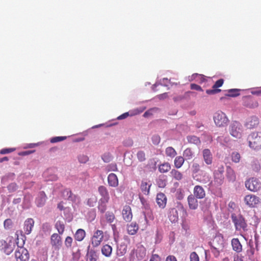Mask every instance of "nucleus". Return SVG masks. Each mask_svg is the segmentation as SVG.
<instances>
[{
	"label": "nucleus",
	"instance_id": "obj_1",
	"mask_svg": "<svg viewBox=\"0 0 261 261\" xmlns=\"http://www.w3.org/2000/svg\"><path fill=\"white\" fill-rule=\"evenodd\" d=\"M201 166L197 162H193L191 167L192 175L196 180L206 184L211 180L210 175L203 170H200Z\"/></svg>",
	"mask_w": 261,
	"mask_h": 261
},
{
	"label": "nucleus",
	"instance_id": "obj_2",
	"mask_svg": "<svg viewBox=\"0 0 261 261\" xmlns=\"http://www.w3.org/2000/svg\"><path fill=\"white\" fill-rule=\"evenodd\" d=\"M24 241L20 245L19 242H16L18 248L15 252V256L16 261H29L30 255L28 251L22 246L24 244Z\"/></svg>",
	"mask_w": 261,
	"mask_h": 261
},
{
	"label": "nucleus",
	"instance_id": "obj_3",
	"mask_svg": "<svg viewBox=\"0 0 261 261\" xmlns=\"http://www.w3.org/2000/svg\"><path fill=\"white\" fill-rule=\"evenodd\" d=\"M231 217L237 230H247V224L242 215H237L235 214H232Z\"/></svg>",
	"mask_w": 261,
	"mask_h": 261
},
{
	"label": "nucleus",
	"instance_id": "obj_4",
	"mask_svg": "<svg viewBox=\"0 0 261 261\" xmlns=\"http://www.w3.org/2000/svg\"><path fill=\"white\" fill-rule=\"evenodd\" d=\"M248 141L250 147L254 149H258L261 148V134L253 133L248 137Z\"/></svg>",
	"mask_w": 261,
	"mask_h": 261
},
{
	"label": "nucleus",
	"instance_id": "obj_5",
	"mask_svg": "<svg viewBox=\"0 0 261 261\" xmlns=\"http://www.w3.org/2000/svg\"><path fill=\"white\" fill-rule=\"evenodd\" d=\"M213 119L215 124L218 127H225L228 122V119L225 114L220 111L214 113Z\"/></svg>",
	"mask_w": 261,
	"mask_h": 261
},
{
	"label": "nucleus",
	"instance_id": "obj_6",
	"mask_svg": "<svg viewBox=\"0 0 261 261\" xmlns=\"http://www.w3.org/2000/svg\"><path fill=\"white\" fill-rule=\"evenodd\" d=\"M229 133L233 137L240 139L242 136V126L238 121L232 122L229 126Z\"/></svg>",
	"mask_w": 261,
	"mask_h": 261
},
{
	"label": "nucleus",
	"instance_id": "obj_7",
	"mask_svg": "<svg viewBox=\"0 0 261 261\" xmlns=\"http://www.w3.org/2000/svg\"><path fill=\"white\" fill-rule=\"evenodd\" d=\"M245 187L249 190L255 192L260 188V183L258 179L252 177L245 181Z\"/></svg>",
	"mask_w": 261,
	"mask_h": 261
},
{
	"label": "nucleus",
	"instance_id": "obj_8",
	"mask_svg": "<svg viewBox=\"0 0 261 261\" xmlns=\"http://www.w3.org/2000/svg\"><path fill=\"white\" fill-rule=\"evenodd\" d=\"M104 238L103 232L100 230H96L91 238V244L93 247H97L99 246Z\"/></svg>",
	"mask_w": 261,
	"mask_h": 261
},
{
	"label": "nucleus",
	"instance_id": "obj_9",
	"mask_svg": "<svg viewBox=\"0 0 261 261\" xmlns=\"http://www.w3.org/2000/svg\"><path fill=\"white\" fill-rule=\"evenodd\" d=\"M244 200L245 204L250 207H255L260 202L259 198L252 194L246 195Z\"/></svg>",
	"mask_w": 261,
	"mask_h": 261
},
{
	"label": "nucleus",
	"instance_id": "obj_10",
	"mask_svg": "<svg viewBox=\"0 0 261 261\" xmlns=\"http://www.w3.org/2000/svg\"><path fill=\"white\" fill-rule=\"evenodd\" d=\"M14 243L11 241L7 243L5 240L0 241V249L7 255H9L14 250Z\"/></svg>",
	"mask_w": 261,
	"mask_h": 261
},
{
	"label": "nucleus",
	"instance_id": "obj_11",
	"mask_svg": "<svg viewBox=\"0 0 261 261\" xmlns=\"http://www.w3.org/2000/svg\"><path fill=\"white\" fill-rule=\"evenodd\" d=\"M224 83V80L222 79H219L217 81L215 84L212 87V89H208L206 90V93L209 95H213L221 92V90L218 89L221 87Z\"/></svg>",
	"mask_w": 261,
	"mask_h": 261
},
{
	"label": "nucleus",
	"instance_id": "obj_12",
	"mask_svg": "<svg viewBox=\"0 0 261 261\" xmlns=\"http://www.w3.org/2000/svg\"><path fill=\"white\" fill-rule=\"evenodd\" d=\"M122 215L123 219L126 222H130L133 218L132 209L129 205L124 206L122 211Z\"/></svg>",
	"mask_w": 261,
	"mask_h": 261
},
{
	"label": "nucleus",
	"instance_id": "obj_13",
	"mask_svg": "<svg viewBox=\"0 0 261 261\" xmlns=\"http://www.w3.org/2000/svg\"><path fill=\"white\" fill-rule=\"evenodd\" d=\"M203 160L207 165H210L213 163V154L208 149H204L202 150Z\"/></svg>",
	"mask_w": 261,
	"mask_h": 261
},
{
	"label": "nucleus",
	"instance_id": "obj_14",
	"mask_svg": "<svg viewBox=\"0 0 261 261\" xmlns=\"http://www.w3.org/2000/svg\"><path fill=\"white\" fill-rule=\"evenodd\" d=\"M98 192L101 196L99 200L109 201L110 195L107 188L104 186H100L98 188Z\"/></svg>",
	"mask_w": 261,
	"mask_h": 261
},
{
	"label": "nucleus",
	"instance_id": "obj_15",
	"mask_svg": "<svg viewBox=\"0 0 261 261\" xmlns=\"http://www.w3.org/2000/svg\"><path fill=\"white\" fill-rule=\"evenodd\" d=\"M167 200V197L164 193H159L156 195V202L160 208H164L165 207Z\"/></svg>",
	"mask_w": 261,
	"mask_h": 261
},
{
	"label": "nucleus",
	"instance_id": "obj_16",
	"mask_svg": "<svg viewBox=\"0 0 261 261\" xmlns=\"http://www.w3.org/2000/svg\"><path fill=\"white\" fill-rule=\"evenodd\" d=\"M47 196L43 191L39 192L37 197L36 198L35 202L38 207L43 206L46 201Z\"/></svg>",
	"mask_w": 261,
	"mask_h": 261
},
{
	"label": "nucleus",
	"instance_id": "obj_17",
	"mask_svg": "<svg viewBox=\"0 0 261 261\" xmlns=\"http://www.w3.org/2000/svg\"><path fill=\"white\" fill-rule=\"evenodd\" d=\"M197 199L198 198H195L192 194L188 196L187 201L190 210H195L198 208V202Z\"/></svg>",
	"mask_w": 261,
	"mask_h": 261
},
{
	"label": "nucleus",
	"instance_id": "obj_18",
	"mask_svg": "<svg viewBox=\"0 0 261 261\" xmlns=\"http://www.w3.org/2000/svg\"><path fill=\"white\" fill-rule=\"evenodd\" d=\"M194 196L198 199H202L205 196V192L202 186L197 185L193 189Z\"/></svg>",
	"mask_w": 261,
	"mask_h": 261
},
{
	"label": "nucleus",
	"instance_id": "obj_19",
	"mask_svg": "<svg viewBox=\"0 0 261 261\" xmlns=\"http://www.w3.org/2000/svg\"><path fill=\"white\" fill-rule=\"evenodd\" d=\"M259 124V119L255 116L251 117L245 123V126L248 129H253L256 127Z\"/></svg>",
	"mask_w": 261,
	"mask_h": 261
},
{
	"label": "nucleus",
	"instance_id": "obj_20",
	"mask_svg": "<svg viewBox=\"0 0 261 261\" xmlns=\"http://www.w3.org/2000/svg\"><path fill=\"white\" fill-rule=\"evenodd\" d=\"M50 243L53 247L59 248L62 243L61 236L58 233H53L50 237Z\"/></svg>",
	"mask_w": 261,
	"mask_h": 261
},
{
	"label": "nucleus",
	"instance_id": "obj_21",
	"mask_svg": "<svg viewBox=\"0 0 261 261\" xmlns=\"http://www.w3.org/2000/svg\"><path fill=\"white\" fill-rule=\"evenodd\" d=\"M34 225V221L32 218H28L24 221L23 230L25 234H29L31 233Z\"/></svg>",
	"mask_w": 261,
	"mask_h": 261
},
{
	"label": "nucleus",
	"instance_id": "obj_22",
	"mask_svg": "<svg viewBox=\"0 0 261 261\" xmlns=\"http://www.w3.org/2000/svg\"><path fill=\"white\" fill-rule=\"evenodd\" d=\"M151 186V184L146 180H143L141 181L140 189L142 192L145 195H148L150 192V188Z\"/></svg>",
	"mask_w": 261,
	"mask_h": 261
},
{
	"label": "nucleus",
	"instance_id": "obj_23",
	"mask_svg": "<svg viewBox=\"0 0 261 261\" xmlns=\"http://www.w3.org/2000/svg\"><path fill=\"white\" fill-rule=\"evenodd\" d=\"M126 229L129 234L134 235L137 232L139 229V226L136 222H133L127 225Z\"/></svg>",
	"mask_w": 261,
	"mask_h": 261
},
{
	"label": "nucleus",
	"instance_id": "obj_24",
	"mask_svg": "<svg viewBox=\"0 0 261 261\" xmlns=\"http://www.w3.org/2000/svg\"><path fill=\"white\" fill-rule=\"evenodd\" d=\"M127 244L125 242H122L117 247L116 254L119 256H122L127 252Z\"/></svg>",
	"mask_w": 261,
	"mask_h": 261
},
{
	"label": "nucleus",
	"instance_id": "obj_25",
	"mask_svg": "<svg viewBox=\"0 0 261 261\" xmlns=\"http://www.w3.org/2000/svg\"><path fill=\"white\" fill-rule=\"evenodd\" d=\"M109 185L112 187H116L118 186V179L114 173H110L108 177Z\"/></svg>",
	"mask_w": 261,
	"mask_h": 261
},
{
	"label": "nucleus",
	"instance_id": "obj_26",
	"mask_svg": "<svg viewBox=\"0 0 261 261\" xmlns=\"http://www.w3.org/2000/svg\"><path fill=\"white\" fill-rule=\"evenodd\" d=\"M231 246L232 249L236 252L239 253L242 250V246L238 238H233L231 240Z\"/></svg>",
	"mask_w": 261,
	"mask_h": 261
},
{
	"label": "nucleus",
	"instance_id": "obj_27",
	"mask_svg": "<svg viewBox=\"0 0 261 261\" xmlns=\"http://www.w3.org/2000/svg\"><path fill=\"white\" fill-rule=\"evenodd\" d=\"M226 178L230 182H234L236 179L235 172L230 167L227 168Z\"/></svg>",
	"mask_w": 261,
	"mask_h": 261
},
{
	"label": "nucleus",
	"instance_id": "obj_28",
	"mask_svg": "<svg viewBox=\"0 0 261 261\" xmlns=\"http://www.w3.org/2000/svg\"><path fill=\"white\" fill-rule=\"evenodd\" d=\"M112 247L108 244L102 246L101 251L102 254L106 257L111 256L112 253Z\"/></svg>",
	"mask_w": 261,
	"mask_h": 261
},
{
	"label": "nucleus",
	"instance_id": "obj_29",
	"mask_svg": "<svg viewBox=\"0 0 261 261\" xmlns=\"http://www.w3.org/2000/svg\"><path fill=\"white\" fill-rule=\"evenodd\" d=\"M86 236V232L83 229H79L74 234V238L77 241H82Z\"/></svg>",
	"mask_w": 261,
	"mask_h": 261
},
{
	"label": "nucleus",
	"instance_id": "obj_30",
	"mask_svg": "<svg viewBox=\"0 0 261 261\" xmlns=\"http://www.w3.org/2000/svg\"><path fill=\"white\" fill-rule=\"evenodd\" d=\"M169 219L171 222H176L178 219L177 211L175 208H171L169 212Z\"/></svg>",
	"mask_w": 261,
	"mask_h": 261
},
{
	"label": "nucleus",
	"instance_id": "obj_31",
	"mask_svg": "<svg viewBox=\"0 0 261 261\" xmlns=\"http://www.w3.org/2000/svg\"><path fill=\"white\" fill-rule=\"evenodd\" d=\"M171 176L176 180H180L183 178L182 174L179 171L172 169L170 172Z\"/></svg>",
	"mask_w": 261,
	"mask_h": 261
},
{
	"label": "nucleus",
	"instance_id": "obj_32",
	"mask_svg": "<svg viewBox=\"0 0 261 261\" xmlns=\"http://www.w3.org/2000/svg\"><path fill=\"white\" fill-rule=\"evenodd\" d=\"M171 169L170 164L169 163H164L159 166V171L162 173L168 172Z\"/></svg>",
	"mask_w": 261,
	"mask_h": 261
},
{
	"label": "nucleus",
	"instance_id": "obj_33",
	"mask_svg": "<svg viewBox=\"0 0 261 261\" xmlns=\"http://www.w3.org/2000/svg\"><path fill=\"white\" fill-rule=\"evenodd\" d=\"M185 160V158L181 156L175 157L174 161V166L177 169L180 168L184 164Z\"/></svg>",
	"mask_w": 261,
	"mask_h": 261
},
{
	"label": "nucleus",
	"instance_id": "obj_34",
	"mask_svg": "<svg viewBox=\"0 0 261 261\" xmlns=\"http://www.w3.org/2000/svg\"><path fill=\"white\" fill-rule=\"evenodd\" d=\"M63 195L65 197H67V199L72 201L76 200V196L74 195L71 190L66 189L63 191Z\"/></svg>",
	"mask_w": 261,
	"mask_h": 261
},
{
	"label": "nucleus",
	"instance_id": "obj_35",
	"mask_svg": "<svg viewBox=\"0 0 261 261\" xmlns=\"http://www.w3.org/2000/svg\"><path fill=\"white\" fill-rule=\"evenodd\" d=\"M165 153L167 156L171 158H174L177 154L176 150L172 147H167L165 150Z\"/></svg>",
	"mask_w": 261,
	"mask_h": 261
},
{
	"label": "nucleus",
	"instance_id": "obj_36",
	"mask_svg": "<svg viewBox=\"0 0 261 261\" xmlns=\"http://www.w3.org/2000/svg\"><path fill=\"white\" fill-rule=\"evenodd\" d=\"M109 201L99 200L98 201V209L101 213H103L107 210V204Z\"/></svg>",
	"mask_w": 261,
	"mask_h": 261
},
{
	"label": "nucleus",
	"instance_id": "obj_37",
	"mask_svg": "<svg viewBox=\"0 0 261 261\" xmlns=\"http://www.w3.org/2000/svg\"><path fill=\"white\" fill-rule=\"evenodd\" d=\"M87 256L89 261H97L98 259V256L96 252L93 250L89 251L87 254Z\"/></svg>",
	"mask_w": 261,
	"mask_h": 261
},
{
	"label": "nucleus",
	"instance_id": "obj_38",
	"mask_svg": "<svg viewBox=\"0 0 261 261\" xmlns=\"http://www.w3.org/2000/svg\"><path fill=\"white\" fill-rule=\"evenodd\" d=\"M97 202V198L95 195H92L87 201V204L90 207L95 206Z\"/></svg>",
	"mask_w": 261,
	"mask_h": 261
},
{
	"label": "nucleus",
	"instance_id": "obj_39",
	"mask_svg": "<svg viewBox=\"0 0 261 261\" xmlns=\"http://www.w3.org/2000/svg\"><path fill=\"white\" fill-rule=\"evenodd\" d=\"M183 156L186 160H190L193 158V152L190 148L186 149L183 152Z\"/></svg>",
	"mask_w": 261,
	"mask_h": 261
},
{
	"label": "nucleus",
	"instance_id": "obj_40",
	"mask_svg": "<svg viewBox=\"0 0 261 261\" xmlns=\"http://www.w3.org/2000/svg\"><path fill=\"white\" fill-rule=\"evenodd\" d=\"M211 206V202L210 200H208L207 199H205L201 205V210L203 211L204 213H207L208 210Z\"/></svg>",
	"mask_w": 261,
	"mask_h": 261
},
{
	"label": "nucleus",
	"instance_id": "obj_41",
	"mask_svg": "<svg viewBox=\"0 0 261 261\" xmlns=\"http://www.w3.org/2000/svg\"><path fill=\"white\" fill-rule=\"evenodd\" d=\"M239 90L237 89H231L227 91V93L225 94L228 97H236L240 95Z\"/></svg>",
	"mask_w": 261,
	"mask_h": 261
},
{
	"label": "nucleus",
	"instance_id": "obj_42",
	"mask_svg": "<svg viewBox=\"0 0 261 261\" xmlns=\"http://www.w3.org/2000/svg\"><path fill=\"white\" fill-rule=\"evenodd\" d=\"M55 227L57 229L60 234H62L65 230V225L61 221H57L55 225Z\"/></svg>",
	"mask_w": 261,
	"mask_h": 261
},
{
	"label": "nucleus",
	"instance_id": "obj_43",
	"mask_svg": "<svg viewBox=\"0 0 261 261\" xmlns=\"http://www.w3.org/2000/svg\"><path fill=\"white\" fill-rule=\"evenodd\" d=\"M73 244V239L69 236L65 238L64 241V245L65 247L68 249H71L72 248V245Z\"/></svg>",
	"mask_w": 261,
	"mask_h": 261
},
{
	"label": "nucleus",
	"instance_id": "obj_44",
	"mask_svg": "<svg viewBox=\"0 0 261 261\" xmlns=\"http://www.w3.org/2000/svg\"><path fill=\"white\" fill-rule=\"evenodd\" d=\"M137 158L139 162H143L146 160V154L144 151L139 150L137 153Z\"/></svg>",
	"mask_w": 261,
	"mask_h": 261
},
{
	"label": "nucleus",
	"instance_id": "obj_45",
	"mask_svg": "<svg viewBox=\"0 0 261 261\" xmlns=\"http://www.w3.org/2000/svg\"><path fill=\"white\" fill-rule=\"evenodd\" d=\"M106 218L109 223H112L115 219L114 214L112 212H108L106 214Z\"/></svg>",
	"mask_w": 261,
	"mask_h": 261
},
{
	"label": "nucleus",
	"instance_id": "obj_46",
	"mask_svg": "<svg viewBox=\"0 0 261 261\" xmlns=\"http://www.w3.org/2000/svg\"><path fill=\"white\" fill-rule=\"evenodd\" d=\"M188 141L189 143L198 144L200 143L199 139L194 136H189L187 137Z\"/></svg>",
	"mask_w": 261,
	"mask_h": 261
},
{
	"label": "nucleus",
	"instance_id": "obj_47",
	"mask_svg": "<svg viewBox=\"0 0 261 261\" xmlns=\"http://www.w3.org/2000/svg\"><path fill=\"white\" fill-rule=\"evenodd\" d=\"M66 138L67 137L66 136L54 137L50 139V142L51 143H55L64 141L66 139Z\"/></svg>",
	"mask_w": 261,
	"mask_h": 261
},
{
	"label": "nucleus",
	"instance_id": "obj_48",
	"mask_svg": "<svg viewBox=\"0 0 261 261\" xmlns=\"http://www.w3.org/2000/svg\"><path fill=\"white\" fill-rule=\"evenodd\" d=\"M232 161L235 163H238L240 160V155L238 152H233L231 155Z\"/></svg>",
	"mask_w": 261,
	"mask_h": 261
},
{
	"label": "nucleus",
	"instance_id": "obj_49",
	"mask_svg": "<svg viewBox=\"0 0 261 261\" xmlns=\"http://www.w3.org/2000/svg\"><path fill=\"white\" fill-rule=\"evenodd\" d=\"M112 155L110 153H105L102 156V160L106 163L110 162L112 160Z\"/></svg>",
	"mask_w": 261,
	"mask_h": 261
},
{
	"label": "nucleus",
	"instance_id": "obj_50",
	"mask_svg": "<svg viewBox=\"0 0 261 261\" xmlns=\"http://www.w3.org/2000/svg\"><path fill=\"white\" fill-rule=\"evenodd\" d=\"M15 150V148H3L0 150V153L2 154H5L7 153H9L12 152Z\"/></svg>",
	"mask_w": 261,
	"mask_h": 261
},
{
	"label": "nucleus",
	"instance_id": "obj_51",
	"mask_svg": "<svg viewBox=\"0 0 261 261\" xmlns=\"http://www.w3.org/2000/svg\"><path fill=\"white\" fill-rule=\"evenodd\" d=\"M190 261H199V256L195 252H193L190 254Z\"/></svg>",
	"mask_w": 261,
	"mask_h": 261
},
{
	"label": "nucleus",
	"instance_id": "obj_52",
	"mask_svg": "<svg viewBox=\"0 0 261 261\" xmlns=\"http://www.w3.org/2000/svg\"><path fill=\"white\" fill-rule=\"evenodd\" d=\"M190 88L192 90H195L196 91H203L202 88L196 84H191L190 85Z\"/></svg>",
	"mask_w": 261,
	"mask_h": 261
},
{
	"label": "nucleus",
	"instance_id": "obj_53",
	"mask_svg": "<svg viewBox=\"0 0 261 261\" xmlns=\"http://www.w3.org/2000/svg\"><path fill=\"white\" fill-rule=\"evenodd\" d=\"M177 207L178 208L179 210H180L182 211V212L184 213L185 214V216H187V211L186 210L185 208L184 205H182V204H181L180 202L179 203H177Z\"/></svg>",
	"mask_w": 261,
	"mask_h": 261
},
{
	"label": "nucleus",
	"instance_id": "obj_54",
	"mask_svg": "<svg viewBox=\"0 0 261 261\" xmlns=\"http://www.w3.org/2000/svg\"><path fill=\"white\" fill-rule=\"evenodd\" d=\"M12 224V221L10 219H7L5 220L4 223V227L6 228H9L10 226Z\"/></svg>",
	"mask_w": 261,
	"mask_h": 261
},
{
	"label": "nucleus",
	"instance_id": "obj_55",
	"mask_svg": "<svg viewBox=\"0 0 261 261\" xmlns=\"http://www.w3.org/2000/svg\"><path fill=\"white\" fill-rule=\"evenodd\" d=\"M79 160L81 163H86L88 160V158L86 155H81L79 157Z\"/></svg>",
	"mask_w": 261,
	"mask_h": 261
},
{
	"label": "nucleus",
	"instance_id": "obj_56",
	"mask_svg": "<svg viewBox=\"0 0 261 261\" xmlns=\"http://www.w3.org/2000/svg\"><path fill=\"white\" fill-rule=\"evenodd\" d=\"M160 257L158 254H152L149 261H160Z\"/></svg>",
	"mask_w": 261,
	"mask_h": 261
},
{
	"label": "nucleus",
	"instance_id": "obj_57",
	"mask_svg": "<svg viewBox=\"0 0 261 261\" xmlns=\"http://www.w3.org/2000/svg\"><path fill=\"white\" fill-rule=\"evenodd\" d=\"M152 141L153 144H158L160 141V138L158 136H154L152 137Z\"/></svg>",
	"mask_w": 261,
	"mask_h": 261
},
{
	"label": "nucleus",
	"instance_id": "obj_58",
	"mask_svg": "<svg viewBox=\"0 0 261 261\" xmlns=\"http://www.w3.org/2000/svg\"><path fill=\"white\" fill-rule=\"evenodd\" d=\"M128 116H129L128 112H126V113H124L122 114V115H120L119 116H118L117 117V119H118V120L124 119L126 118Z\"/></svg>",
	"mask_w": 261,
	"mask_h": 261
},
{
	"label": "nucleus",
	"instance_id": "obj_59",
	"mask_svg": "<svg viewBox=\"0 0 261 261\" xmlns=\"http://www.w3.org/2000/svg\"><path fill=\"white\" fill-rule=\"evenodd\" d=\"M109 170L115 171L117 170V167L116 164H111L109 165Z\"/></svg>",
	"mask_w": 261,
	"mask_h": 261
},
{
	"label": "nucleus",
	"instance_id": "obj_60",
	"mask_svg": "<svg viewBox=\"0 0 261 261\" xmlns=\"http://www.w3.org/2000/svg\"><path fill=\"white\" fill-rule=\"evenodd\" d=\"M165 261H177L176 258L174 255H169L168 256Z\"/></svg>",
	"mask_w": 261,
	"mask_h": 261
},
{
	"label": "nucleus",
	"instance_id": "obj_61",
	"mask_svg": "<svg viewBox=\"0 0 261 261\" xmlns=\"http://www.w3.org/2000/svg\"><path fill=\"white\" fill-rule=\"evenodd\" d=\"M233 261H244L243 257L238 254L234 256Z\"/></svg>",
	"mask_w": 261,
	"mask_h": 261
},
{
	"label": "nucleus",
	"instance_id": "obj_62",
	"mask_svg": "<svg viewBox=\"0 0 261 261\" xmlns=\"http://www.w3.org/2000/svg\"><path fill=\"white\" fill-rule=\"evenodd\" d=\"M168 97V95L167 93H164L163 94H160L158 96V97L160 99H164Z\"/></svg>",
	"mask_w": 261,
	"mask_h": 261
},
{
	"label": "nucleus",
	"instance_id": "obj_63",
	"mask_svg": "<svg viewBox=\"0 0 261 261\" xmlns=\"http://www.w3.org/2000/svg\"><path fill=\"white\" fill-rule=\"evenodd\" d=\"M253 94H256L257 95H261V88L256 90L255 91H254L252 92Z\"/></svg>",
	"mask_w": 261,
	"mask_h": 261
},
{
	"label": "nucleus",
	"instance_id": "obj_64",
	"mask_svg": "<svg viewBox=\"0 0 261 261\" xmlns=\"http://www.w3.org/2000/svg\"><path fill=\"white\" fill-rule=\"evenodd\" d=\"M58 208L61 211H62L64 209L63 203L62 202H61L59 203H58Z\"/></svg>",
	"mask_w": 261,
	"mask_h": 261
}]
</instances>
